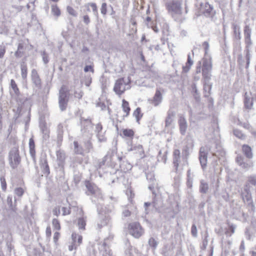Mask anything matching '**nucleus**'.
<instances>
[{
  "label": "nucleus",
  "mask_w": 256,
  "mask_h": 256,
  "mask_svg": "<svg viewBox=\"0 0 256 256\" xmlns=\"http://www.w3.org/2000/svg\"><path fill=\"white\" fill-rule=\"evenodd\" d=\"M70 92L66 86L62 85L58 92V106L61 111L66 109L68 104L70 100Z\"/></svg>",
  "instance_id": "f257e3e1"
},
{
  "label": "nucleus",
  "mask_w": 256,
  "mask_h": 256,
  "mask_svg": "<svg viewBox=\"0 0 256 256\" xmlns=\"http://www.w3.org/2000/svg\"><path fill=\"white\" fill-rule=\"evenodd\" d=\"M52 14L56 16H58L60 14V12L56 5L52 6Z\"/></svg>",
  "instance_id": "c03bdc74"
},
{
  "label": "nucleus",
  "mask_w": 256,
  "mask_h": 256,
  "mask_svg": "<svg viewBox=\"0 0 256 256\" xmlns=\"http://www.w3.org/2000/svg\"><path fill=\"white\" fill-rule=\"evenodd\" d=\"M208 190V183L204 180H201L200 186V192L202 194H206Z\"/></svg>",
  "instance_id": "c85d7f7f"
},
{
  "label": "nucleus",
  "mask_w": 256,
  "mask_h": 256,
  "mask_svg": "<svg viewBox=\"0 0 256 256\" xmlns=\"http://www.w3.org/2000/svg\"><path fill=\"white\" fill-rule=\"evenodd\" d=\"M148 244L153 251H154L158 244V242L154 238L152 237L148 240Z\"/></svg>",
  "instance_id": "2f4dec72"
},
{
  "label": "nucleus",
  "mask_w": 256,
  "mask_h": 256,
  "mask_svg": "<svg viewBox=\"0 0 256 256\" xmlns=\"http://www.w3.org/2000/svg\"><path fill=\"white\" fill-rule=\"evenodd\" d=\"M40 128L42 133V137L44 140H47L49 138L50 130L47 127L45 122H41L40 124Z\"/></svg>",
  "instance_id": "aec40b11"
},
{
  "label": "nucleus",
  "mask_w": 256,
  "mask_h": 256,
  "mask_svg": "<svg viewBox=\"0 0 256 256\" xmlns=\"http://www.w3.org/2000/svg\"><path fill=\"white\" fill-rule=\"evenodd\" d=\"M118 160L120 162V168L122 172H126L132 169V166L125 156L118 157Z\"/></svg>",
  "instance_id": "9b49d317"
},
{
  "label": "nucleus",
  "mask_w": 256,
  "mask_h": 256,
  "mask_svg": "<svg viewBox=\"0 0 256 256\" xmlns=\"http://www.w3.org/2000/svg\"><path fill=\"white\" fill-rule=\"evenodd\" d=\"M62 215L66 216L70 214V208L62 207Z\"/></svg>",
  "instance_id": "0e129e2a"
},
{
  "label": "nucleus",
  "mask_w": 256,
  "mask_h": 256,
  "mask_svg": "<svg viewBox=\"0 0 256 256\" xmlns=\"http://www.w3.org/2000/svg\"><path fill=\"white\" fill-rule=\"evenodd\" d=\"M241 196L244 202H246L252 208L254 207L248 184H246L244 186V190L241 193Z\"/></svg>",
  "instance_id": "6e6552de"
},
{
  "label": "nucleus",
  "mask_w": 256,
  "mask_h": 256,
  "mask_svg": "<svg viewBox=\"0 0 256 256\" xmlns=\"http://www.w3.org/2000/svg\"><path fill=\"white\" fill-rule=\"evenodd\" d=\"M21 158L18 148H12L9 152L8 162L12 169L16 168L20 163Z\"/></svg>",
  "instance_id": "f03ea898"
},
{
  "label": "nucleus",
  "mask_w": 256,
  "mask_h": 256,
  "mask_svg": "<svg viewBox=\"0 0 256 256\" xmlns=\"http://www.w3.org/2000/svg\"><path fill=\"white\" fill-rule=\"evenodd\" d=\"M212 64L210 60L204 59L203 61L202 70H212Z\"/></svg>",
  "instance_id": "7c9ffc66"
},
{
  "label": "nucleus",
  "mask_w": 256,
  "mask_h": 256,
  "mask_svg": "<svg viewBox=\"0 0 256 256\" xmlns=\"http://www.w3.org/2000/svg\"><path fill=\"white\" fill-rule=\"evenodd\" d=\"M211 89V85L208 82H205V84H204V90L205 92L208 90V94H209V91Z\"/></svg>",
  "instance_id": "338daca9"
},
{
  "label": "nucleus",
  "mask_w": 256,
  "mask_h": 256,
  "mask_svg": "<svg viewBox=\"0 0 256 256\" xmlns=\"http://www.w3.org/2000/svg\"><path fill=\"white\" fill-rule=\"evenodd\" d=\"M100 12L104 15L106 14L107 12V5L106 2H104L102 4L100 8Z\"/></svg>",
  "instance_id": "13d9d810"
},
{
  "label": "nucleus",
  "mask_w": 256,
  "mask_h": 256,
  "mask_svg": "<svg viewBox=\"0 0 256 256\" xmlns=\"http://www.w3.org/2000/svg\"><path fill=\"white\" fill-rule=\"evenodd\" d=\"M168 12L172 16L182 14L181 3L178 0H174L166 4Z\"/></svg>",
  "instance_id": "7ed1b4c3"
},
{
  "label": "nucleus",
  "mask_w": 256,
  "mask_h": 256,
  "mask_svg": "<svg viewBox=\"0 0 256 256\" xmlns=\"http://www.w3.org/2000/svg\"><path fill=\"white\" fill-rule=\"evenodd\" d=\"M6 52V46L3 44L0 45V58L4 57Z\"/></svg>",
  "instance_id": "680f3d73"
},
{
  "label": "nucleus",
  "mask_w": 256,
  "mask_h": 256,
  "mask_svg": "<svg viewBox=\"0 0 256 256\" xmlns=\"http://www.w3.org/2000/svg\"><path fill=\"white\" fill-rule=\"evenodd\" d=\"M166 152H164L163 154L162 152V150H160L158 152V161L162 162L164 163L166 162Z\"/></svg>",
  "instance_id": "ea45409f"
},
{
  "label": "nucleus",
  "mask_w": 256,
  "mask_h": 256,
  "mask_svg": "<svg viewBox=\"0 0 256 256\" xmlns=\"http://www.w3.org/2000/svg\"><path fill=\"white\" fill-rule=\"evenodd\" d=\"M99 250L102 256H111L112 255L111 250L109 246L106 243V240L100 244Z\"/></svg>",
  "instance_id": "4468645a"
},
{
  "label": "nucleus",
  "mask_w": 256,
  "mask_h": 256,
  "mask_svg": "<svg viewBox=\"0 0 256 256\" xmlns=\"http://www.w3.org/2000/svg\"><path fill=\"white\" fill-rule=\"evenodd\" d=\"M248 181L249 184L256 186V174H252L248 177Z\"/></svg>",
  "instance_id": "de8ad7c7"
},
{
  "label": "nucleus",
  "mask_w": 256,
  "mask_h": 256,
  "mask_svg": "<svg viewBox=\"0 0 256 256\" xmlns=\"http://www.w3.org/2000/svg\"><path fill=\"white\" fill-rule=\"evenodd\" d=\"M108 158H110V156L106 155L102 159V160L100 162L99 166L100 167L101 166L104 165L105 164L106 162L108 160Z\"/></svg>",
  "instance_id": "774afa93"
},
{
  "label": "nucleus",
  "mask_w": 256,
  "mask_h": 256,
  "mask_svg": "<svg viewBox=\"0 0 256 256\" xmlns=\"http://www.w3.org/2000/svg\"><path fill=\"white\" fill-rule=\"evenodd\" d=\"M40 165L43 173L48 176L50 173V171L46 156H42L40 157Z\"/></svg>",
  "instance_id": "ddd939ff"
},
{
  "label": "nucleus",
  "mask_w": 256,
  "mask_h": 256,
  "mask_svg": "<svg viewBox=\"0 0 256 256\" xmlns=\"http://www.w3.org/2000/svg\"><path fill=\"white\" fill-rule=\"evenodd\" d=\"M57 160L60 166H62L66 158L65 154L63 151L58 150L56 152Z\"/></svg>",
  "instance_id": "bb28decb"
},
{
  "label": "nucleus",
  "mask_w": 256,
  "mask_h": 256,
  "mask_svg": "<svg viewBox=\"0 0 256 256\" xmlns=\"http://www.w3.org/2000/svg\"><path fill=\"white\" fill-rule=\"evenodd\" d=\"M122 108L124 112L126 113V116H128L129 114L130 108L128 102L124 100H122Z\"/></svg>",
  "instance_id": "c9c22d12"
},
{
  "label": "nucleus",
  "mask_w": 256,
  "mask_h": 256,
  "mask_svg": "<svg viewBox=\"0 0 256 256\" xmlns=\"http://www.w3.org/2000/svg\"><path fill=\"white\" fill-rule=\"evenodd\" d=\"M128 151L136 150L138 153H139L140 155L144 153V150L142 148V146L140 144H138V146H131L130 148H128Z\"/></svg>",
  "instance_id": "f704fd0d"
},
{
  "label": "nucleus",
  "mask_w": 256,
  "mask_h": 256,
  "mask_svg": "<svg viewBox=\"0 0 256 256\" xmlns=\"http://www.w3.org/2000/svg\"><path fill=\"white\" fill-rule=\"evenodd\" d=\"M102 126L101 124H100V123L98 124L96 126L95 132L96 134L102 132Z\"/></svg>",
  "instance_id": "e2e57ef3"
},
{
  "label": "nucleus",
  "mask_w": 256,
  "mask_h": 256,
  "mask_svg": "<svg viewBox=\"0 0 256 256\" xmlns=\"http://www.w3.org/2000/svg\"><path fill=\"white\" fill-rule=\"evenodd\" d=\"M78 224L80 229L84 230L86 224V220L84 218H80L78 219Z\"/></svg>",
  "instance_id": "58836bf2"
},
{
  "label": "nucleus",
  "mask_w": 256,
  "mask_h": 256,
  "mask_svg": "<svg viewBox=\"0 0 256 256\" xmlns=\"http://www.w3.org/2000/svg\"><path fill=\"white\" fill-rule=\"evenodd\" d=\"M193 64L194 61L192 60L191 56L190 54H188V60L186 64V66H182V72L185 73L188 72Z\"/></svg>",
  "instance_id": "a878e982"
},
{
  "label": "nucleus",
  "mask_w": 256,
  "mask_h": 256,
  "mask_svg": "<svg viewBox=\"0 0 256 256\" xmlns=\"http://www.w3.org/2000/svg\"><path fill=\"white\" fill-rule=\"evenodd\" d=\"M133 115L136 118V122L139 123V121L142 116V114H141L140 108H137L134 111Z\"/></svg>",
  "instance_id": "4c0bfd02"
},
{
  "label": "nucleus",
  "mask_w": 256,
  "mask_h": 256,
  "mask_svg": "<svg viewBox=\"0 0 256 256\" xmlns=\"http://www.w3.org/2000/svg\"><path fill=\"white\" fill-rule=\"evenodd\" d=\"M90 6L92 7V12H94V14L96 16H98V8H97V6L96 5V4L95 3H90L89 4Z\"/></svg>",
  "instance_id": "bf43d9fd"
},
{
  "label": "nucleus",
  "mask_w": 256,
  "mask_h": 256,
  "mask_svg": "<svg viewBox=\"0 0 256 256\" xmlns=\"http://www.w3.org/2000/svg\"><path fill=\"white\" fill-rule=\"evenodd\" d=\"M191 234L192 236L195 238L198 236L197 228L194 224H193L191 228Z\"/></svg>",
  "instance_id": "6e6d98bb"
},
{
  "label": "nucleus",
  "mask_w": 256,
  "mask_h": 256,
  "mask_svg": "<svg viewBox=\"0 0 256 256\" xmlns=\"http://www.w3.org/2000/svg\"><path fill=\"white\" fill-rule=\"evenodd\" d=\"M233 29L235 38L240 40L241 38L240 27L236 24H234L233 26Z\"/></svg>",
  "instance_id": "473e14b6"
},
{
  "label": "nucleus",
  "mask_w": 256,
  "mask_h": 256,
  "mask_svg": "<svg viewBox=\"0 0 256 256\" xmlns=\"http://www.w3.org/2000/svg\"><path fill=\"white\" fill-rule=\"evenodd\" d=\"M24 46L22 44H19L17 50L14 53V56L16 58H21L24 54Z\"/></svg>",
  "instance_id": "72a5a7b5"
},
{
  "label": "nucleus",
  "mask_w": 256,
  "mask_h": 256,
  "mask_svg": "<svg viewBox=\"0 0 256 256\" xmlns=\"http://www.w3.org/2000/svg\"><path fill=\"white\" fill-rule=\"evenodd\" d=\"M242 151L248 158L251 159L252 158L253 154L250 146L247 144H244L242 146Z\"/></svg>",
  "instance_id": "5701e85b"
},
{
  "label": "nucleus",
  "mask_w": 256,
  "mask_h": 256,
  "mask_svg": "<svg viewBox=\"0 0 256 256\" xmlns=\"http://www.w3.org/2000/svg\"><path fill=\"white\" fill-rule=\"evenodd\" d=\"M2 189L4 191L6 190V183L4 176H1L0 178Z\"/></svg>",
  "instance_id": "603ef678"
},
{
  "label": "nucleus",
  "mask_w": 256,
  "mask_h": 256,
  "mask_svg": "<svg viewBox=\"0 0 256 256\" xmlns=\"http://www.w3.org/2000/svg\"><path fill=\"white\" fill-rule=\"evenodd\" d=\"M198 9H200V11L204 13V14H210L211 12L212 8L210 4H209L206 0H204L203 3V6L202 8L200 6H196Z\"/></svg>",
  "instance_id": "4be33fe9"
},
{
  "label": "nucleus",
  "mask_w": 256,
  "mask_h": 256,
  "mask_svg": "<svg viewBox=\"0 0 256 256\" xmlns=\"http://www.w3.org/2000/svg\"><path fill=\"white\" fill-rule=\"evenodd\" d=\"M236 162L237 164L245 170H248L252 167V162L250 161L244 162V158L242 156L238 155L236 158Z\"/></svg>",
  "instance_id": "9d476101"
},
{
  "label": "nucleus",
  "mask_w": 256,
  "mask_h": 256,
  "mask_svg": "<svg viewBox=\"0 0 256 256\" xmlns=\"http://www.w3.org/2000/svg\"><path fill=\"white\" fill-rule=\"evenodd\" d=\"M7 204L10 208L12 210V197L11 196H8L7 198Z\"/></svg>",
  "instance_id": "69168bd1"
},
{
  "label": "nucleus",
  "mask_w": 256,
  "mask_h": 256,
  "mask_svg": "<svg viewBox=\"0 0 256 256\" xmlns=\"http://www.w3.org/2000/svg\"><path fill=\"white\" fill-rule=\"evenodd\" d=\"M52 226L57 230L60 229V226L59 222L57 219L54 218L52 222Z\"/></svg>",
  "instance_id": "5fc2aeb1"
},
{
  "label": "nucleus",
  "mask_w": 256,
  "mask_h": 256,
  "mask_svg": "<svg viewBox=\"0 0 256 256\" xmlns=\"http://www.w3.org/2000/svg\"><path fill=\"white\" fill-rule=\"evenodd\" d=\"M81 124V132L82 134H86L90 131L92 128V122L88 118L81 117L80 118Z\"/></svg>",
  "instance_id": "1a4fd4ad"
},
{
  "label": "nucleus",
  "mask_w": 256,
  "mask_h": 256,
  "mask_svg": "<svg viewBox=\"0 0 256 256\" xmlns=\"http://www.w3.org/2000/svg\"><path fill=\"white\" fill-rule=\"evenodd\" d=\"M162 100V96L161 92L159 90H156V94L153 98V100H152V103L154 106H157L161 102Z\"/></svg>",
  "instance_id": "393cba45"
},
{
  "label": "nucleus",
  "mask_w": 256,
  "mask_h": 256,
  "mask_svg": "<svg viewBox=\"0 0 256 256\" xmlns=\"http://www.w3.org/2000/svg\"><path fill=\"white\" fill-rule=\"evenodd\" d=\"M66 10L70 14L74 16H77V12L72 6H68L67 8H66Z\"/></svg>",
  "instance_id": "864d4df0"
},
{
  "label": "nucleus",
  "mask_w": 256,
  "mask_h": 256,
  "mask_svg": "<svg viewBox=\"0 0 256 256\" xmlns=\"http://www.w3.org/2000/svg\"><path fill=\"white\" fill-rule=\"evenodd\" d=\"M24 192V190L22 188H17L14 190V194L18 196H22Z\"/></svg>",
  "instance_id": "4d7b16f0"
},
{
  "label": "nucleus",
  "mask_w": 256,
  "mask_h": 256,
  "mask_svg": "<svg viewBox=\"0 0 256 256\" xmlns=\"http://www.w3.org/2000/svg\"><path fill=\"white\" fill-rule=\"evenodd\" d=\"M22 78L24 80L27 79L28 66L26 62V59L23 58L20 64Z\"/></svg>",
  "instance_id": "6ab92c4d"
},
{
  "label": "nucleus",
  "mask_w": 256,
  "mask_h": 256,
  "mask_svg": "<svg viewBox=\"0 0 256 256\" xmlns=\"http://www.w3.org/2000/svg\"><path fill=\"white\" fill-rule=\"evenodd\" d=\"M130 234L136 238H139L144 234V230L138 222H134L129 224Z\"/></svg>",
  "instance_id": "39448f33"
},
{
  "label": "nucleus",
  "mask_w": 256,
  "mask_h": 256,
  "mask_svg": "<svg viewBox=\"0 0 256 256\" xmlns=\"http://www.w3.org/2000/svg\"><path fill=\"white\" fill-rule=\"evenodd\" d=\"M74 152L76 154L84 155V150L80 146L78 142L74 141Z\"/></svg>",
  "instance_id": "cd10ccee"
},
{
  "label": "nucleus",
  "mask_w": 256,
  "mask_h": 256,
  "mask_svg": "<svg viewBox=\"0 0 256 256\" xmlns=\"http://www.w3.org/2000/svg\"><path fill=\"white\" fill-rule=\"evenodd\" d=\"M254 100V96H252V93L245 94L244 98V106L248 109H251L253 106V102Z\"/></svg>",
  "instance_id": "dca6fc26"
},
{
  "label": "nucleus",
  "mask_w": 256,
  "mask_h": 256,
  "mask_svg": "<svg viewBox=\"0 0 256 256\" xmlns=\"http://www.w3.org/2000/svg\"><path fill=\"white\" fill-rule=\"evenodd\" d=\"M123 134L126 136L132 138L134 136V132L131 129H124L123 130Z\"/></svg>",
  "instance_id": "09e8293b"
},
{
  "label": "nucleus",
  "mask_w": 256,
  "mask_h": 256,
  "mask_svg": "<svg viewBox=\"0 0 256 256\" xmlns=\"http://www.w3.org/2000/svg\"><path fill=\"white\" fill-rule=\"evenodd\" d=\"M234 134L236 136L242 140L245 139L246 137L245 134H242L240 130L237 129L234 130Z\"/></svg>",
  "instance_id": "79ce46f5"
},
{
  "label": "nucleus",
  "mask_w": 256,
  "mask_h": 256,
  "mask_svg": "<svg viewBox=\"0 0 256 256\" xmlns=\"http://www.w3.org/2000/svg\"><path fill=\"white\" fill-rule=\"evenodd\" d=\"M129 80H125L124 78H120L117 80L116 82L114 90L118 95L122 94L126 89L129 88L128 86Z\"/></svg>",
  "instance_id": "20e7f679"
},
{
  "label": "nucleus",
  "mask_w": 256,
  "mask_h": 256,
  "mask_svg": "<svg viewBox=\"0 0 256 256\" xmlns=\"http://www.w3.org/2000/svg\"><path fill=\"white\" fill-rule=\"evenodd\" d=\"M29 149L30 154L34 162H36V151H35V144L32 138L29 140Z\"/></svg>",
  "instance_id": "b1692460"
},
{
  "label": "nucleus",
  "mask_w": 256,
  "mask_h": 256,
  "mask_svg": "<svg viewBox=\"0 0 256 256\" xmlns=\"http://www.w3.org/2000/svg\"><path fill=\"white\" fill-rule=\"evenodd\" d=\"M63 128H64V126L62 124H58L57 130H58V136H62V135L63 132H64Z\"/></svg>",
  "instance_id": "052dcab7"
},
{
  "label": "nucleus",
  "mask_w": 256,
  "mask_h": 256,
  "mask_svg": "<svg viewBox=\"0 0 256 256\" xmlns=\"http://www.w3.org/2000/svg\"><path fill=\"white\" fill-rule=\"evenodd\" d=\"M174 116V114L173 112H168L165 120V127L168 128L171 124L173 121V117Z\"/></svg>",
  "instance_id": "c756f323"
},
{
  "label": "nucleus",
  "mask_w": 256,
  "mask_h": 256,
  "mask_svg": "<svg viewBox=\"0 0 256 256\" xmlns=\"http://www.w3.org/2000/svg\"><path fill=\"white\" fill-rule=\"evenodd\" d=\"M110 221V218L108 215L102 212L98 213V216L96 220V228L98 230H100L101 228L106 226Z\"/></svg>",
  "instance_id": "0eeeda50"
},
{
  "label": "nucleus",
  "mask_w": 256,
  "mask_h": 256,
  "mask_svg": "<svg viewBox=\"0 0 256 256\" xmlns=\"http://www.w3.org/2000/svg\"><path fill=\"white\" fill-rule=\"evenodd\" d=\"M10 88L12 90V92H10V94L12 96L18 97L20 95V92L18 86L14 80H10Z\"/></svg>",
  "instance_id": "412c9836"
},
{
  "label": "nucleus",
  "mask_w": 256,
  "mask_h": 256,
  "mask_svg": "<svg viewBox=\"0 0 256 256\" xmlns=\"http://www.w3.org/2000/svg\"><path fill=\"white\" fill-rule=\"evenodd\" d=\"M87 195H94L98 198H102V193L98 188L93 182L90 181L85 182Z\"/></svg>",
  "instance_id": "423d86ee"
},
{
  "label": "nucleus",
  "mask_w": 256,
  "mask_h": 256,
  "mask_svg": "<svg viewBox=\"0 0 256 256\" xmlns=\"http://www.w3.org/2000/svg\"><path fill=\"white\" fill-rule=\"evenodd\" d=\"M96 136L100 142H104L106 141V138L104 134V132H102L96 134Z\"/></svg>",
  "instance_id": "8fccbe9b"
},
{
  "label": "nucleus",
  "mask_w": 256,
  "mask_h": 256,
  "mask_svg": "<svg viewBox=\"0 0 256 256\" xmlns=\"http://www.w3.org/2000/svg\"><path fill=\"white\" fill-rule=\"evenodd\" d=\"M84 146L85 148L84 150L88 153L90 152L92 149V145L90 140H88L84 142Z\"/></svg>",
  "instance_id": "a19ab883"
},
{
  "label": "nucleus",
  "mask_w": 256,
  "mask_h": 256,
  "mask_svg": "<svg viewBox=\"0 0 256 256\" xmlns=\"http://www.w3.org/2000/svg\"><path fill=\"white\" fill-rule=\"evenodd\" d=\"M252 30L248 25L245 26L244 28V38H249L251 36Z\"/></svg>",
  "instance_id": "49530a36"
},
{
  "label": "nucleus",
  "mask_w": 256,
  "mask_h": 256,
  "mask_svg": "<svg viewBox=\"0 0 256 256\" xmlns=\"http://www.w3.org/2000/svg\"><path fill=\"white\" fill-rule=\"evenodd\" d=\"M179 128L180 134L184 136L188 128V124L186 118L183 116H180L178 120Z\"/></svg>",
  "instance_id": "a211bd4d"
},
{
  "label": "nucleus",
  "mask_w": 256,
  "mask_h": 256,
  "mask_svg": "<svg viewBox=\"0 0 256 256\" xmlns=\"http://www.w3.org/2000/svg\"><path fill=\"white\" fill-rule=\"evenodd\" d=\"M42 56L44 63L46 64L49 62L48 54L45 51L42 52Z\"/></svg>",
  "instance_id": "3c124183"
},
{
  "label": "nucleus",
  "mask_w": 256,
  "mask_h": 256,
  "mask_svg": "<svg viewBox=\"0 0 256 256\" xmlns=\"http://www.w3.org/2000/svg\"><path fill=\"white\" fill-rule=\"evenodd\" d=\"M76 238L77 234L75 233H72V238L73 241V244L68 246L69 250L72 251L74 249H76V247L78 246L76 244Z\"/></svg>",
  "instance_id": "e433bc0d"
},
{
  "label": "nucleus",
  "mask_w": 256,
  "mask_h": 256,
  "mask_svg": "<svg viewBox=\"0 0 256 256\" xmlns=\"http://www.w3.org/2000/svg\"><path fill=\"white\" fill-rule=\"evenodd\" d=\"M210 72V70H202V76L205 82H209L211 76Z\"/></svg>",
  "instance_id": "37998d69"
},
{
  "label": "nucleus",
  "mask_w": 256,
  "mask_h": 256,
  "mask_svg": "<svg viewBox=\"0 0 256 256\" xmlns=\"http://www.w3.org/2000/svg\"><path fill=\"white\" fill-rule=\"evenodd\" d=\"M31 78L32 82L35 86L38 88H40L41 87V80L36 70H32Z\"/></svg>",
  "instance_id": "2eb2a0df"
},
{
  "label": "nucleus",
  "mask_w": 256,
  "mask_h": 256,
  "mask_svg": "<svg viewBox=\"0 0 256 256\" xmlns=\"http://www.w3.org/2000/svg\"><path fill=\"white\" fill-rule=\"evenodd\" d=\"M208 152L204 147H201L199 151V160L202 169L206 166Z\"/></svg>",
  "instance_id": "f8f14e48"
},
{
  "label": "nucleus",
  "mask_w": 256,
  "mask_h": 256,
  "mask_svg": "<svg viewBox=\"0 0 256 256\" xmlns=\"http://www.w3.org/2000/svg\"><path fill=\"white\" fill-rule=\"evenodd\" d=\"M144 206L145 207V211H146V214L148 213V206H152L154 208H156V202L155 200H154V201L152 202H144Z\"/></svg>",
  "instance_id": "a18cd8bd"
},
{
  "label": "nucleus",
  "mask_w": 256,
  "mask_h": 256,
  "mask_svg": "<svg viewBox=\"0 0 256 256\" xmlns=\"http://www.w3.org/2000/svg\"><path fill=\"white\" fill-rule=\"evenodd\" d=\"M173 164L176 172L178 170V167L180 162V152L179 150H174L173 152Z\"/></svg>",
  "instance_id": "f3484780"
}]
</instances>
